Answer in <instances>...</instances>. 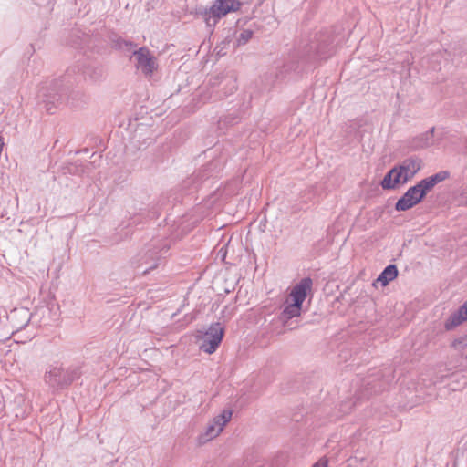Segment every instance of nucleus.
<instances>
[{
  "label": "nucleus",
  "instance_id": "15",
  "mask_svg": "<svg viewBox=\"0 0 467 467\" xmlns=\"http://www.w3.org/2000/svg\"><path fill=\"white\" fill-rule=\"evenodd\" d=\"M253 36V32L249 29L243 30L237 37L239 46L246 44Z\"/></svg>",
  "mask_w": 467,
  "mask_h": 467
},
{
  "label": "nucleus",
  "instance_id": "12",
  "mask_svg": "<svg viewBox=\"0 0 467 467\" xmlns=\"http://www.w3.org/2000/svg\"><path fill=\"white\" fill-rule=\"evenodd\" d=\"M449 175L450 174L448 171H439L430 177H427V178L420 181V182L421 183V185L425 189V191L427 192H429L430 191H431L433 189V187L436 184L446 180L449 177Z\"/></svg>",
  "mask_w": 467,
  "mask_h": 467
},
{
  "label": "nucleus",
  "instance_id": "3",
  "mask_svg": "<svg viewBox=\"0 0 467 467\" xmlns=\"http://www.w3.org/2000/svg\"><path fill=\"white\" fill-rule=\"evenodd\" d=\"M242 6L239 0H214L209 8L202 12L206 26L213 30L219 20L229 13L237 12Z\"/></svg>",
  "mask_w": 467,
  "mask_h": 467
},
{
  "label": "nucleus",
  "instance_id": "5",
  "mask_svg": "<svg viewBox=\"0 0 467 467\" xmlns=\"http://www.w3.org/2000/svg\"><path fill=\"white\" fill-rule=\"evenodd\" d=\"M223 337V327L220 323H214L210 326L207 331L201 337L200 349L207 354L213 353Z\"/></svg>",
  "mask_w": 467,
  "mask_h": 467
},
{
  "label": "nucleus",
  "instance_id": "10",
  "mask_svg": "<svg viewBox=\"0 0 467 467\" xmlns=\"http://www.w3.org/2000/svg\"><path fill=\"white\" fill-rule=\"evenodd\" d=\"M434 130L435 129L431 128L430 130L414 137L410 141V149L413 150H419L431 146L434 142Z\"/></svg>",
  "mask_w": 467,
  "mask_h": 467
},
{
  "label": "nucleus",
  "instance_id": "8",
  "mask_svg": "<svg viewBox=\"0 0 467 467\" xmlns=\"http://www.w3.org/2000/svg\"><path fill=\"white\" fill-rule=\"evenodd\" d=\"M133 58L137 69L146 77H151L157 69L156 58L147 47H140L134 51Z\"/></svg>",
  "mask_w": 467,
  "mask_h": 467
},
{
  "label": "nucleus",
  "instance_id": "7",
  "mask_svg": "<svg viewBox=\"0 0 467 467\" xmlns=\"http://www.w3.org/2000/svg\"><path fill=\"white\" fill-rule=\"evenodd\" d=\"M428 192L419 182L416 185L410 187L407 192L398 200L395 204L397 211H407L421 202Z\"/></svg>",
  "mask_w": 467,
  "mask_h": 467
},
{
  "label": "nucleus",
  "instance_id": "13",
  "mask_svg": "<svg viewBox=\"0 0 467 467\" xmlns=\"http://www.w3.org/2000/svg\"><path fill=\"white\" fill-rule=\"evenodd\" d=\"M398 275V269L395 265H388L377 278V282L382 286H386L390 281Z\"/></svg>",
  "mask_w": 467,
  "mask_h": 467
},
{
  "label": "nucleus",
  "instance_id": "14",
  "mask_svg": "<svg viewBox=\"0 0 467 467\" xmlns=\"http://www.w3.org/2000/svg\"><path fill=\"white\" fill-rule=\"evenodd\" d=\"M157 252H148L145 255H144V259H145V263L146 264H150V266L145 268L144 270H142V273L143 274H146L148 273L150 270L151 269H154L157 267L158 265V260H159V256L157 255Z\"/></svg>",
  "mask_w": 467,
  "mask_h": 467
},
{
  "label": "nucleus",
  "instance_id": "9",
  "mask_svg": "<svg viewBox=\"0 0 467 467\" xmlns=\"http://www.w3.org/2000/svg\"><path fill=\"white\" fill-rule=\"evenodd\" d=\"M67 93L68 88L62 81L56 80L51 84L47 93L44 94V96L47 98V103L55 104L64 101Z\"/></svg>",
  "mask_w": 467,
  "mask_h": 467
},
{
  "label": "nucleus",
  "instance_id": "2",
  "mask_svg": "<svg viewBox=\"0 0 467 467\" xmlns=\"http://www.w3.org/2000/svg\"><path fill=\"white\" fill-rule=\"evenodd\" d=\"M313 281L309 277L303 278L296 284L289 294V299L292 303L287 304L281 316L283 319H291L299 317L302 310V304L305 301L307 293L312 289Z\"/></svg>",
  "mask_w": 467,
  "mask_h": 467
},
{
  "label": "nucleus",
  "instance_id": "11",
  "mask_svg": "<svg viewBox=\"0 0 467 467\" xmlns=\"http://www.w3.org/2000/svg\"><path fill=\"white\" fill-rule=\"evenodd\" d=\"M467 320V300L445 322V328L451 330Z\"/></svg>",
  "mask_w": 467,
  "mask_h": 467
},
{
  "label": "nucleus",
  "instance_id": "16",
  "mask_svg": "<svg viewBox=\"0 0 467 467\" xmlns=\"http://www.w3.org/2000/svg\"><path fill=\"white\" fill-rule=\"evenodd\" d=\"M16 315H23L26 318V321L23 325L20 326V327H23L27 325V323L29 322V314L26 310L25 309H20V310H15L13 313H12V318H14Z\"/></svg>",
  "mask_w": 467,
  "mask_h": 467
},
{
  "label": "nucleus",
  "instance_id": "4",
  "mask_svg": "<svg viewBox=\"0 0 467 467\" xmlns=\"http://www.w3.org/2000/svg\"><path fill=\"white\" fill-rule=\"evenodd\" d=\"M233 411L224 410L208 422L205 431L199 436V442L205 443L216 438L223 430L224 426L231 420Z\"/></svg>",
  "mask_w": 467,
  "mask_h": 467
},
{
  "label": "nucleus",
  "instance_id": "17",
  "mask_svg": "<svg viewBox=\"0 0 467 467\" xmlns=\"http://www.w3.org/2000/svg\"><path fill=\"white\" fill-rule=\"evenodd\" d=\"M328 461L326 458L318 460L312 467H327Z\"/></svg>",
  "mask_w": 467,
  "mask_h": 467
},
{
  "label": "nucleus",
  "instance_id": "1",
  "mask_svg": "<svg viewBox=\"0 0 467 467\" xmlns=\"http://www.w3.org/2000/svg\"><path fill=\"white\" fill-rule=\"evenodd\" d=\"M420 169L421 160L420 158H408L384 176L381 186L385 190L395 189L399 184H404L411 180Z\"/></svg>",
  "mask_w": 467,
  "mask_h": 467
},
{
  "label": "nucleus",
  "instance_id": "6",
  "mask_svg": "<svg viewBox=\"0 0 467 467\" xmlns=\"http://www.w3.org/2000/svg\"><path fill=\"white\" fill-rule=\"evenodd\" d=\"M76 378L74 371L64 370L60 367L50 366L45 372L44 379L52 388H63Z\"/></svg>",
  "mask_w": 467,
  "mask_h": 467
}]
</instances>
